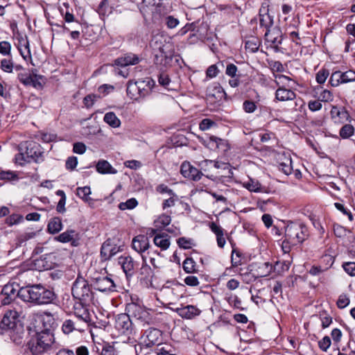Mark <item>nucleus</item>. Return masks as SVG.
I'll return each mask as SVG.
<instances>
[{
    "label": "nucleus",
    "mask_w": 355,
    "mask_h": 355,
    "mask_svg": "<svg viewBox=\"0 0 355 355\" xmlns=\"http://www.w3.org/2000/svg\"><path fill=\"white\" fill-rule=\"evenodd\" d=\"M90 194L91 189L89 187H78L76 189V195L91 206L93 203V200L89 197Z\"/></svg>",
    "instance_id": "nucleus-32"
},
{
    "label": "nucleus",
    "mask_w": 355,
    "mask_h": 355,
    "mask_svg": "<svg viewBox=\"0 0 355 355\" xmlns=\"http://www.w3.org/2000/svg\"><path fill=\"white\" fill-rule=\"evenodd\" d=\"M292 89L291 88L278 87L275 92V98L279 101H292L296 97Z\"/></svg>",
    "instance_id": "nucleus-24"
},
{
    "label": "nucleus",
    "mask_w": 355,
    "mask_h": 355,
    "mask_svg": "<svg viewBox=\"0 0 355 355\" xmlns=\"http://www.w3.org/2000/svg\"><path fill=\"white\" fill-rule=\"evenodd\" d=\"M96 171L101 174H116L117 171L106 160H99L96 166Z\"/></svg>",
    "instance_id": "nucleus-29"
},
{
    "label": "nucleus",
    "mask_w": 355,
    "mask_h": 355,
    "mask_svg": "<svg viewBox=\"0 0 355 355\" xmlns=\"http://www.w3.org/2000/svg\"><path fill=\"white\" fill-rule=\"evenodd\" d=\"M164 21L168 28H174L179 24V20L171 15L166 16Z\"/></svg>",
    "instance_id": "nucleus-51"
},
{
    "label": "nucleus",
    "mask_w": 355,
    "mask_h": 355,
    "mask_svg": "<svg viewBox=\"0 0 355 355\" xmlns=\"http://www.w3.org/2000/svg\"><path fill=\"white\" fill-rule=\"evenodd\" d=\"M178 197L176 193L169 196L168 198L164 200L162 202V209H166L175 206V202L178 201Z\"/></svg>",
    "instance_id": "nucleus-47"
},
{
    "label": "nucleus",
    "mask_w": 355,
    "mask_h": 355,
    "mask_svg": "<svg viewBox=\"0 0 355 355\" xmlns=\"http://www.w3.org/2000/svg\"><path fill=\"white\" fill-rule=\"evenodd\" d=\"M62 229V220L59 217L51 218L47 225V231L51 234L58 233Z\"/></svg>",
    "instance_id": "nucleus-31"
},
{
    "label": "nucleus",
    "mask_w": 355,
    "mask_h": 355,
    "mask_svg": "<svg viewBox=\"0 0 355 355\" xmlns=\"http://www.w3.org/2000/svg\"><path fill=\"white\" fill-rule=\"evenodd\" d=\"M22 287L19 283L12 282L5 285L0 294V302L1 305L9 304L17 297H20V292Z\"/></svg>",
    "instance_id": "nucleus-8"
},
{
    "label": "nucleus",
    "mask_w": 355,
    "mask_h": 355,
    "mask_svg": "<svg viewBox=\"0 0 355 355\" xmlns=\"http://www.w3.org/2000/svg\"><path fill=\"white\" fill-rule=\"evenodd\" d=\"M329 82L332 87H338L340 84H344L343 80V72L340 71L333 72L330 76Z\"/></svg>",
    "instance_id": "nucleus-39"
},
{
    "label": "nucleus",
    "mask_w": 355,
    "mask_h": 355,
    "mask_svg": "<svg viewBox=\"0 0 355 355\" xmlns=\"http://www.w3.org/2000/svg\"><path fill=\"white\" fill-rule=\"evenodd\" d=\"M138 86L143 87L144 89L149 87V90L151 91L155 85V81L150 77H146L144 79H139L137 81Z\"/></svg>",
    "instance_id": "nucleus-46"
},
{
    "label": "nucleus",
    "mask_w": 355,
    "mask_h": 355,
    "mask_svg": "<svg viewBox=\"0 0 355 355\" xmlns=\"http://www.w3.org/2000/svg\"><path fill=\"white\" fill-rule=\"evenodd\" d=\"M54 324L55 318L50 312L35 313L29 315L26 329L28 334L32 336L53 328Z\"/></svg>",
    "instance_id": "nucleus-2"
},
{
    "label": "nucleus",
    "mask_w": 355,
    "mask_h": 355,
    "mask_svg": "<svg viewBox=\"0 0 355 355\" xmlns=\"http://www.w3.org/2000/svg\"><path fill=\"white\" fill-rule=\"evenodd\" d=\"M210 139V145L212 147H215L219 148L221 146L224 145L225 141L218 137L211 136L209 138Z\"/></svg>",
    "instance_id": "nucleus-62"
},
{
    "label": "nucleus",
    "mask_w": 355,
    "mask_h": 355,
    "mask_svg": "<svg viewBox=\"0 0 355 355\" xmlns=\"http://www.w3.org/2000/svg\"><path fill=\"white\" fill-rule=\"evenodd\" d=\"M354 132V128L353 125L350 124H346L343 125L340 130V136L343 139H347L353 135Z\"/></svg>",
    "instance_id": "nucleus-45"
},
{
    "label": "nucleus",
    "mask_w": 355,
    "mask_h": 355,
    "mask_svg": "<svg viewBox=\"0 0 355 355\" xmlns=\"http://www.w3.org/2000/svg\"><path fill=\"white\" fill-rule=\"evenodd\" d=\"M329 75V72L327 69H321L316 73V76H315V79H316L317 83H318L319 84H323L326 81Z\"/></svg>",
    "instance_id": "nucleus-49"
},
{
    "label": "nucleus",
    "mask_w": 355,
    "mask_h": 355,
    "mask_svg": "<svg viewBox=\"0 0 355 355\" xmlns=\"http://www.w3.org/2000/svg\"><path fill=\"white\" fill-rule=\"evenodd\" d=\"M71 294L74 299L82 304H91L94 300V293L87 281L81 276H78L71 287Z\"/></svg>",
    "instance_id": "nucleus-5"
},
{
    "label": "nucleus",
    "mask_w": 355,
    "mask_h": 355,
    "mask_svg": "<svg viewBox=\"0 0 355 355\" xmlns=\"http://www.w3.org/2000/svg\"><path fill=\"white\" fill-rule=\"evenodd\" d=\"M279 169L286 175H289L292 172L291 160L287 159L286 162H282L279 164Z\"/></svg>",
    "instance_id": "nucleus-55"
},
{
    "label": "nucleus",
    "mask_w": 355,
    "mask_h": 355,
    "mask_svg": "<svg viewBox=\"0 0 355 355\" xmlns=\"http://www.w3.org/2000/svg\"><path fill=\"white\" fill-rule=\"evenodd\" d=\"M343 80L344 84L355 81V71L349 70L345 72H343Z\"/></svg>",
    "instance_id": "nucleus-53"
},
{
    "label": "nucleus",
    "mask_w": 355,
    "mask_h": 355,
    "mask_svg": "<svg viewBox=\"0 0 355 355\" xmlns=\"http://www.w3.org/2000/svg\"><path fill=\"white\" fill-rule=\"evenodd\" d=\"M349 304V299L346 295H340L337 301V305L340 309L345 308Z\"/></svg>",
    "instance_id": "nucleus-57"
},
{
    "label": "nucleus",
    "mask_w": 355,
    "mask_h": 355,
    "mask_svg": "<svg viewBox=\"0 0 355 355\" xmlns=\"http://www.w3.org/2000/svg\"><path fill=\"white\" fill-rule=\"evenodd\" d=\"M78 236V234L76 232V231L73 230H68L58 236L55 237V240L61 242V243H68L71 242V244L73 245H76V237Z\"/></svg>",
    "instance_id": "nucleus-26"
},
{
    "label": "nucleus",
    "mask_w": 355,
    "mask_h": 355,
    "mask_svg": "<svg viewBox=\"0 0 355 355\" xmlns=\"http://www.w3.org/2000/svg\"><path fill=\"white\" fill-rule=\"evenodd\" d=\"M243 185L250 191L257 193L263 191V187L261 184L258 180L254 179H249L248 181L244 182Z\"/></svg>",
    "instance_id": "nucleus-35"
},
{
    "label": "nucleus",
    "mask_w": 355,
    "mask_h": 355,
    "mask_svg": "<svg viewBox=\"0 0 355 355\" xmlns=\"http://www.w3.org/2000/svg\"><path fill=\"white\" fill-rule=\"evenodd\" d=\"M146 340H145L146 346L151 347L153 345H159L160 343V337L162 331L155 328H150L146 331Z\"/></svg>",
    "instance_id": "nucleus-18"
},
{
    "label": "nucleus",
    "mask_w": 355,
    "mask_h": 355,
    "mask_svg": "<svg viewBox=\"0 0 355 355\" xmlns=\"http://www.w3.org/2000/svg\"><path fill=\"white\" fill-rule=\"evenodd\" d=\"M56 195L60 196V199L57 205L56 211L58 213L63 214L66 211L65 204L67 200V197L65 193L62 190H58L56 191Z\"/></svg>",
    "instance_id": "nucleus-38"
},
{
    "label": "nucleus",
    "mask_w": 355,
    "mask_h": 355,
    "mask_svg": "<svg viewBox=\"0 0 355 355\" xmlns=\"http://www.w3.org/2000/svg\"><path fill=\"white\" fill-rule=\"evenodd\" d=\"M138 85L136 81H129L127 87V94L131 99L139 100Z\"/></svg>",
    "instance_id": "nucleus-36"
},
{
    "label": "nucleus",
    "mask_w": 355,
    "mask_h": 355,
    "mask_svg": "<svg viewBox=\"0 0 355 355\" xmlns=\"http://www.w3.org/2000/svg\"><path fill=\"white\" fill-rule=\"evenodd\" d=\"M245 47L250 53H254L258 51L259 42L257 38L252 37L245 43Z\"/></svg>",
    "instance_id": "nucleus-42"
},
{
    "label": "nucleus",
    "mask_w": 355,
    "mask_h": 355,
    "mask_svg": "<svg viewBox=\"0 0 355 355\" xmlns=\"http://www.w3.org/2000/svg\"><path fill=\"white\" fill-rule=\"evenodd\" d=\"M19 313L15 310H10L4 315L0 327L1 329H10L11 340L17 345L22 343V322Z\"/></svg>",
    "instance_id": "nucleus-1"
},
{
    "label": "nucleus",
    "mask_w": 355,
    "mask_h": 355,
    "mask_svg": "<svg viewBox=\"0 0 355 355\" xmlns=\"http://www.w3.org/2000/svg\"><path fill=\"white\" fill-rule=\"evenodd\" d=\"M238 71L237 67L234 64H227L225 70V73L232 77L234 78L236 76V72Z\"/></svg>",
    "instance_id": "nucleus-64"
},
{
    "label": "nucleus",
    "mask_w": 355,
    "mask_h": 355,
    "mask_svg": "<svg viewBox=\"0 0 355 355\" xmlns=\"http://www.w3.org/2000/svg\"><path fill=\"white\" fill-rule=\"evenodd\" d=\"M180 173L185 178L193 181L200 180L203 175V173L200 171L187 162H184L182 164Z\"/></svg>",
    "instance_id": "nucleus-12"
},
{
    "label": "nucleus",
    "mask_w": 355,
    "mask_h": 355,
    "mask_svg": "<svg viewBox=\"0 0 355 355\" xmlns=\"http://www.w3.org/2000/svg\"><path fill=\"white\" fill-rule=\"evenodd\" d=\"M259 24L266 30L272 28L273 17L269 15L267 8H261L259 10Z\"/></svg>",
    "instance_id": "nucleus-23"
},
{
    "label": "nucleus",
    "mask_w": 355,
    "mask_h": 355,
    "mask_svg": "<svg viewBox=\"0 0 355 355\" xmlns=\"http://www.w3.org/2000/svg\"><path fill=\"white\" fill-rule=\"evenodd\" d=\"M85 325L82 324L79 321L69 319L64 321L62 325V331L64 334H69L73 331H83Z\"/></svg>",
    "instance_id": "nucleus-19"
},
{
    "label": "nucleus",
    "mask_w": 355,
    "mask_h": 355,
    "mask_svg": "<svg viewBox=\"0 0 355 355\" xmlns=\"http://www.w3.org/2000/svg\"><path fill=\"white\" fill-rule=\"evenodd\" d=\"M119 264L121 266L126 277H132L135 271L139 268V263L131 256L123 255L118 259Z\"/></svg>",
    "instance_id": "nucleus-10"
},
{
    "label": "nucleus",
    "mask_w": 355,
    "mask_h": 355,
    "mask_svg": "<svg viewBox=\"0 0 355 355\" xmlns=\"http://www.w3.org/2000/svg\"><path fill=\"white\" fill-rule=\"evenodd\" d=\"M171 221V218L170 216L162 214L155 221V225L157 228H163L168 225Z\"/></svg>",
    "instance_id": "nucleus-43"
},
{
    "label": "nucleus",
    "mask_w": 355,
    "mask_h": 355,
    "mask_svg": "<svg viewBox=\"0 0 355 355\" xmlns=\"http://www.w3.org/2000/svg\"><path fill=\"white\" fill-rule=\"evenodd\" d=\"M156 191L159 193H166L168 194V196L173 195L175 193V192L172 189H171L164 184L158 185L156 187Z\"/></svg>",
    "instance_id": "nucleus-60"
},
{
    "label": "nucleus",
    "mask_w": 355,
    "mask_h": 355,
    "mask_svg": "<svg viewBox=\"0 0 355 355\" xmlns=\"http://www.w3.org/2000/svg\"><path fill=\"white\" fill-rule=\"evenodd\" d=\"M125 311L130 318H134L144 322H148L150 320L148 311L138 298L131 297V302L126 304Z\"/></svg>",
    "instance_id": "nucleus-7"
},
{
    "label": "nucleus",
    "mask_w": 355,
    "mask_h": 355,
    "mask_svg": "<svg viewBox=\"0 0 355 355\" xmlns=\"http://www.w3.org/2000/svg\"><path fill=\"white\" fill-rule=\"evenodd\" d=\"M132 248L139 253H142L149 248L148 238L143 234L136 236L132 241Z\"/></svg>",
    "instance_id": "nucleus-16"
},
{
    "label": "nucleus",
    "mask_w": 355,
    "mask_h": 355,
    "mask_svg": "<svg viewBox=\"0 0 355 355\" xmlns=\"http://www.w3.org/2000/svg\"><path fill=\"white\" fill-rule=\"evenodd\" d=\"M1 68L6 72H12V70L15 69L16 71L20 70L21 66L16 65L14 66L12 62L9 60L3 59L1 62Z\"/></svg>",
    "instance_id": "nucleus-41"
},
{
    "label": "nucleus",
    "mask_w": 355,
    "mask_h": 355,
    "mask_svg": "<svg viewBox=\"0 0 355 355\" xmlns=\"http://www.w3.org/2000/svg\"><path fill=\"white\" fill-rule=\"evenodd\" d=\"M265 39L275 47H277L282 42V33L279 28L272 27L266 31Z\"/></svg>",
    "instance_id": "nucleus-15"
},
{
    "label": "nucleus",
    "mask_w": 355,
    "mask_h": 355,
    "mask_svg": "<svg viewBox=\"0 0 355 355\" xmlns=\"http://www.w3.org/2000/svg\"><path fill=\"white\" fill-rule=\"evenodd\" d=\"M53 328L31 336V339L28 342L27 346L33 355L40 354L48 350L54 343V337L52 333Z\"/></svg>",
    "instance_id": "nucleus-4"
},
{
    "label": "nucleus",
    "mask_w": 355,
    "mask_h": 355,
    "mask_svg": "<svg viewBox=\"0 0 355 355\" xmlns=\"http://www.w3.org/2000/svg\"><path fill=\"white\" fill-rule=\"evenodd\" d=\"M331 339L329 336H324L318 342L320 349L323 352H327L331 345Z\"/></svg>",
    "instance_id": "nucleus-52"
},
{
    "label": "nucleus",
    "mask_w": 355,
    "mask_h": 355,
    "mask_svg": "<svg viewBox=\"0 0 355 355\" xmlns=\"http://www.w3.org/2000/svg\"><path fill=\"white\" fill-rule=\"evenodd\" d=\"M345 271L350 276H355V262H347L343 266Z\"/></svg>",
    "instance_id": "nucleus-58"
},
{
    "label": "nucleus",
    "mask_w": 355,
    "mask_h": 355,
    "mask_svg": "<svg viewBox=\"0 0 355 355\" xmlns=\"http://www.w3.org/2000/svg\"><path fill=\"white\" fill-rule=\"evenodd\" d=\"M334 98L333 94L331 92L327 89H324L321 92L318 99L320 101L323 102H330L332 101Z\"/></svg>",
    "instance_id": "nucleus-50"
},
{
    "label": "nucleus",
    "mask_w": 355,
    "mask_h": 355,
    "mask_svg": "<svg viewBox=\"0 0 355 355\" xmlns=\"http://www.w3.org/2000/svg\"><path fill=\"white\" fill-rule=\"evenodd\" d=\"M275 78V83L279 87L295 89L297 85L295 80L284 75H276Z\"/></svg>",
    "instance_id": "nucleus-25"
},
{
    "label": "nucleus",
    "mask_w": 355,
    "mask_h": 355,
    "mask_svg": "<svg viewBox=\"0 0 355 355\" xmlns=\"http://www.w3.org/2000/svg\"><path fill=\"white\" fill-rule=\"evenodd\" d=\"M149 261L155 268H159L162 265V259L159 252L155 251L148 253Z\"/></svg>",
    "instance_id": "nucleus-37"
},
{
    "label": "nucleus",
    "mask_w": 355,
    "mask_h": 355,
    "mask_svg": "<svg viewBox=\"0 0 355 355\" xmlns=\"http://www.w3.org/2000/svg\"><path fill=\"white\" fill-rule=\"evenodd\" d=\"M115 327L123 334L128 331L132 327L130 318L126 313L119 315L116 318Z\"/></svg>",
    "instance_id": "nucleus-17"
},
{
    "label": "nucleus",
    "mask_w": 355,
    "mask_h": 355,
    "mask_svg": "<svg viewBox=\"0 0 355 355\" xmlns=\"http://www.w3.org/2000/svg\"><path fill=\"white\" fill-rule=\"evenodd\" d=\"M175 312L182 318L192 320L200 315L201 310L196 306L187 305L177 308Z\"/></svg>",
    "instance_id": "nucleus-14"
},
{
    "label": "nucleus",
    "mask_w": 355,
    "mask_h": 355,
    "mask_svg": "<svg viewBox=\"0 0 355 355\" xmlns=\"http://www.w3.org/2000/svg\"><path fill=\"white\" fill-rule=\"evenodd\" d=\"M98 96L94 94H89L83 99V103L87 108L91 107L96 101Z\"/></svg>",
    "instance_id": "nucleus-59"
},
{
    "label": "nucleus",
    "mask_w": 355,
    "mask_h": 355,
    "mask_svg": "<svg viewBox=\"0 0 355 355\" xmlns=\"http://www.w3.org/2000/svg\"><path fill=\"white\" fill-rule=\"evenodd\" d=\"M104 121L112 128H116L121 125V121L113 112H107L103 118Z\"/></svg>",
    "instance_id": "nucleus-34"
},
{
    "label": "nucleus",
    "mask_w": 355,
    "mask_h": 355,
    "mask_svg": "<svg viewBox=\"0 0 355 355\" xmlns=\"http://www.w3.org/2000/svg\"><path fill=\"white\" fill-rule=\"evenodd\" d=\"M44 84V77L35 73H33L24 79V85L32 86L36 89H42Z\"/></svg>",
    "instance_id": "nucleus-20"
},
{
    "label": "nucleus",
    "mask_w": 355,
    "mask_h": 355,
    "mask_svg": "<svg viewBox=\"0 0 355 355\" xmlns=\"http://www.w3.org/2000/svg\"><path fill=\"white\" fill-rule=\"evenodd\" d=\"M177 243L179 247L181 248L189 249L191 248V240L185 237L179 238L177 241Z\"/></svg>",
    "instance_id": "nucleus-54"
},
{
    "label": "nucleus",
    "mask_w": 355,
    "mask_h": 355,
    "mask_svg": "<svg viewBox=\"0 0 355 355\" xmlns=\"http://www.w3.org/2000/svg\"><path fill=\"white\" fill-rule=\"evenodd\" d=\"M94 287L101 292L114 291L115 284L114 280L108 276H99L93 279Z\"/></svg>",
    "instance_id": "nucleus-11"
},
{
    "label": "nucleus",
    "mask_w": 355,
    "mask_h": 355,
    "mask_svg": "<svg viewBox=\"0 0 355 355\" xmlns=\"http://www.w3.org/2000/svg\"><path fill=\"white\" fill-rule=\"evenodd\" d=\"M139 62V57L132 53H127L123 56L118 58L114 60V64L121 67H125L130 64H136Z\"/></svg>",
    "instance_id": "nucleus-22"
},
{
    "label": "nucleus",
    "mask_w": 355,
    "mask_h": 355,
    "mask_svg": "<svg viewBox=\"0 0 355 355\" xmlns=\"http://www.w3.org/2000/svg\"><path fill=\"white\" fill-rule=\"evenodd\" d=\"M26 154L28 162L33 161L36 163L42 162L44 160L43 151L40 144L35 141L26 142Z\"/></svg>",
    "instance_id": "nucleus-9"
},
{
    "label": "nucleus",
    "mask_w": 355,
    "mask_h": 355,
    "mask_svg": "<svg viewBox=\"0 0 355 355\" xmlns=\"http://www.w3.org/2000/svg\"><path fill=\"white\" fill-rule=\"evenodd\" d=\"M137 205V201L135 198L128 199L125 202H121L119 207L121 210L131 209Z\"/></svg>",
    "instance_id": "nucleus-48"
},
{
    "label": "nucleus",
    "mask_w": 355,
    "mask_h": 355,
    "mask_svg": "<svg viewBox=\"0 0 355 355\" xmlns=\"http://www.w3.org/2000/svg\"><path fill=\"white\" fill-rule=\"evenodd\" d=\"M11 28L13 32V39L15 40V44L17 46L18 51L21 55H22V46L21 35L17 30V26L15 24H11Z\"/></svg>",
    "instance_id": "nucleus-40"
},
{
    "label": "nucleus",
    "mask_w": 355,
    "mask_h": 355,
    "mask_svg": "<svg viewBox=\"0 0 355 355\" xmlns=\"http://www.w3.org/2000/svg\"><path fill=\"white\" fill-rule=\"evenodd\" d=\"M19 172L12 171H1L0 180L10 182H18L19 180Z\"/></svg>",
    "instance_id": "nucleus-33"
},
{
    "label": "nucleus",
    "mask_w": 355,
    "mask_h": 355,
    "mask_svg": "<svg viewBox=\"0 0 355 355\" xmlns=\"http://www.w3.org/2000/svg\"><path fill=\"white\" fill-rule=\"evenodd\" d=\"M118 248L109 241L104 242L101 248V257L103 261L111 259L118 252Z\"/></svg>",
    "instance_id": "nucleus-21"
},
{
    "label": "nucleus",
    "mask_w": 355,
    "mask_h": 355,
    "mask_svg": "<svg viewBox=\"0 0 355 355\" xmlns=\"http://www.w3.org/2000/svg\"><path fill=\"white\" fill-rule=\"evenodd\" d=\"M215 125V123L209 119H204L199 124V128L201 130H207L211 127Z\"/></svg>",
    "instance_id": "nucleus-56"
},
{
    "label": "nucleus",
    "mask_w": 355,
    "mask_h": 355,
    "mask_svg": "<svg viewBox=\"0 0 355 355\" xmlns=\"http://www.w3.org/2000/svg\"><path fill=\"white\" fill-rule=\"evenodd\" d=\"M183 269L187 273H192L196 271V262L192 258H187L183 262Z\"/></svg>",
    "instance_id": "nucleus-44"
},
{
    "label": "nucleus",
    "mask_w": 355,
    "mask_h": 355,
    "mask_svg": "<svg viewBox=\"0 0 355 355\" xmlns=\"http://www.w3.org/2000/svg\"><path fill=\"white\" fill-rule=\"evenodd\" d=\"M89 304H82V302L78 301L73 306L76 319L85 326L89 321V314L86 308Z\"/></svg>",
    "instance_id": "nucleus-13"
},
{
    "label": "nucleus",
    "mask_w": 355,
    "mask_h": 355,
    "mask_svg": "<svg viewBox=\"0 0 355 355\" xmlns=\"http://www.w3.org/2000/svg\"><path fill=\"white\" fill-rule=\"evenodd\" d=\"M86 150V146L82 142H77L73 144V151L75 153L82 155Z\"/></svg>",
    "instance_id": "nucleus-63"
},
{
    "label": "nucleus",
    "mask_w": 355,
    "mask_h": 355,
    "mask_svg": "<svg viewBox=\"0 0 355 355\" xmlns=\"http://www.w3.org/2000/svg\"><path fill=\"white\" fill-rule=\"evenodd\" d=\"M153 242L162 250H166L170 246L169 236L167 234H157L154 237Z\"/></svg>",
    "instance_id": "nucleus-28"
},
{
    "label": "nucleus",
    "mask_w": 355,
    "mask_h": 355,
    "mask_svg": "<svg viewBox=\"0 0 355 355\" xmlns=\"http://www.w3.org/2000/svg\"><path fill=\"white\" fill-rule=\"evenodd\" d=\"M331 114L333 118L335 119L336 116L340 117V118H347L348 116V114L347 112L342 110H340L338 108L334 107L331 110Z\"/></svg>",
    "instance_id": "nucleus-61"
},
{
    "label": "nucleus",
    "mask_w": 355,
    "mask_h": 355,
    "mask_svg": "<svg viewBox=\"0 0 355 355\" xmlns=\"http://www.w3.org/2000/svg\"><path fill=\"white\" fill-rule=\"evenodd\" d=\"M25 289L26 295H24V301L35 304H49L55 298L54 293L41 284L26 286Z\"/></svg>",
    "instance_id": "nucleus-3"
},
{
    "label": "nucleus",
    "mask_w": 355,
    "mask_h": 355,
    "mask_svg": "<svg viewBox=\"0 0 355 355\" xmlns=\"http://www.w3.org/2000/svg\"><path fill=\"white\" fill-rule=\"evenodd\" d=\"M208 96L216 99H220L225 94L223 87L218 83H214L207 89Z\"/></svg>",
    "instance_id": "nucleus-30"
},
{
    "label": "nucleus",
    "mask_w": 355,
    "mask_h": 355,
    "mask_svg": "<svg viewBox=\"0 0 355 355\" xmlns=\"http://www.w3.org/2000/svg\"><path fill=\"white\" fill-rule=\"evenodd\" d=\"M307 237L308 230L303 223L291 222L285 229V238L293 245L302 243Z\"/></svg>",
    "instance_id": "nucleus-6"
},
{
    "label": "nucleus",
    "mask_w": 355,
    "mask_h": 355,
    "mask_svg": "<svg viewBox=\"0 0 355 355\" xmlns=\"http://www.w3.org/2000/svg\"><path fill=\"white\" fill-rule=\"evenodd\" d=\"M210 230L216 234L218 247L223 248L225 245V239L223 228L214 222L209 224Z\"/></svg>",
    "instance_id": "nucleus-27"
}]
</instances>
